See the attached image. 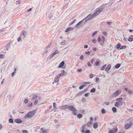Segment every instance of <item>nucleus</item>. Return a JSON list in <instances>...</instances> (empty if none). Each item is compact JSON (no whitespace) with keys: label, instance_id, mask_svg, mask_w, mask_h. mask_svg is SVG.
Masks as SVG:
<instances>
[{"label":"nucleus","instance_id":"f257e3e1","mask_svg":"<svg viewBox=\"0 0 133 133\" xmlns=\"http://www.w3.org/2000/svg\"><path fill=\"white\" fill-rule=\"evenodd\" d=\"M36 111L34 110L29 111L25 115L24 117L26 118H30L32 117L35 114Z\"/></svg>","mask_w":133,"mask_h":133},{"label":"nucleus","instance_id":"f03ea898","mask_svg":"<svg viewBox=\"0 0 133 133\" xmlns=\"http://www.w3.org/2000/svg\"><path fill=\"white\" fill-rule=\"evenodd\" d=\"M68 109L69 110L72 111V113L73 115H76L77 110L75 108L72 106H69L68 105Z\"/></svg>","mask_w":133,"mask_h":133},{"label":"nucleus","instance_id":"7ed1b4c3","mask_svg":"<svg viewBox=\"0 0 133 133\" xmlns=\"http://www.w3.org/2000/svg\"><path fill=\"white\" fill-rule=\"evenodd\" d=\"M129 123L125 124L124 125V128L126 129H127L131 127L133 124V122L130 121V119H128Z\"/></svg>","mask_w":133,"mask_h":133},{"label":"nucleus","instance_id":"20e7f679","mask_svg":"<svg viewBox=\"0 0 133 133\" xmlns=\"http://www.w3.org/2000/svg\"><path fill=\"white\" fill-rule=\"evenodd\" d=\"M94 18L93 16V15L90 14L89 15L85 17L84 19L85 20V22H86L89 21L93 19Z\"/></svg>","mask_w":133,"mask_h":133},{"label":"nucleus","instance_id":"39448f33","mask_svg":"<svg viewBox=\"0 0 133 133\" xmlns=\"http://www.w3.org/2000/svg\"><path fill=\"white\" fill-rule=\"evenodd\" d=\"M50 45H49L45 48L44 50L43 51L42 53V56H44L48 52L49 50L50 49Z\"/></svg>","mask_w":133,"mask_h":133},{"label":"nucleus","instance_id":"423d86ee","mask_svg":"<svg viewBox=\"0 0 133 133\" xmlns=\"http://www.w3.org/2000/svg\"><path fill=\"white\" fill-rule=\"evenodd\" d=\"M62 72L57 75L59 77L62 76L66 75L67 74V73L65 72L64 70H63L61 71Z\"/></svg>","mask_w":133,"mask_h":133},{"label":"nucleus","instance_id":"0eeeda50","mask_svg":"<svg viewBox=\"0 0 133 133\" xmlns=\"http://www.w3.org/2000/svg\"><path fill=\"white\" fill-rule=\"evenodd\" d=\"M39 132L41 133H49L48 129H45L43 128H41Z\"/></svg>","mask_w":133,"mask_h":133},{"label":"nucleus","instance_id":"6e6552de","mask_svg":"<svg viewBox=\"0 0 133 133\" xmlns=\"http://www.w3.org/2000/svg\"><path fill=\"white\" fill-rule=\"evenodd\" d=\"M120 94V92L118 90H117L115 92L112 94V97H115L118 96Z\"/></svg>","mask_w":133,"mask_h":133},{"label":"nucleus","instance_id":"1a4fd4ad","mask_svg":"<svg viewBox=\"0 0 133 133\" xmlns=\"http://www.w3.org/2000/svg\"><path fill=\"white\" fill-rule=\"evenodd\" d=\"M68 105H62L59 107V108L61 109L65 110L66 108L68 109Z\"/></svg>","mask_w":133,"mask_h":133},{"label":"nucleus","instance_id":"9d476101","mask_svg":"<svg viewBox=\"0 0 133 133\" xmlns=\"http://www.w3.org/2000/svg\"><path fill=\"white\" fill-rule=\"evenodd\" d=\"M84 20V19H83V20L80 21L78 24H76L75 26V27L76 28H79L80 26V25L82 23L83 21Z\"/></svg>","mask_w":133,"mask_h":133},{"label":"nucleus","instance_id":"9b49d317","mask_svg":"<svg viewBox=\"0 0 133 133\" xmlns=\"http://www.w3.org/2000/svg\"><path fill=\"white\" fill-rule=\"evenodd\" d=\"M14 122L17 124H20L22 123V121L19 118H17L14 120Z\"/></svg>","mask_w":133,"mask_h":133},{"label":"nucleus","instance_id":"f8f14e48","mask_svg":"<svg viewBox=\"0 0 133 133\" xmlns=\"http://www.w3.org/2000/svg\"><path fill=\"white\" fill-rule=\"evenodd\" d=\"M86 125L85 124H84L81 127V131L83 133H85V129L86 128Z\"/></svg>","mask_w":133,"mask_h":133},{"label":"nucleus","instance_id":"ddd939ff","mask_svg":"<svg viewBox=\"0 0 133 133\" xmlns=\"http://www.w3.org/2000/svg\"><path fill=\"white\" fill-rule=\"evenodd\" d=\"M59 77H58V75H56V77L55 78L54 82L55 83H57L59 80Z\"/></svg>","mask_w":133,"mask_h":133},{"label":"nucleus","instance_id":"4468645a","mask_svg":"<svg viewBox=\"0 0 133 133\" xmlns=\"http://www.w3.org/2000/svg\"><path fill=\"white\" fill-rule=\"evenodd\" d=\"M100 14L99 12H98L97 10L94 12L93 14H92L93 16L95 18L96 16H97Z\"/></svg>","mask_w":133,"mask_h":133},{"label":"nucleus","instance_id":"2eb2a0df","mask_svg":"<svg viewBox=\"0 0 133 133\" xmlns=\"http://www.w3.org/2000/svg\"><path fill=\"white\" fill-rule=\"evenodd\" d=\"M117 128H115L114 129L111 130H110L109 131V133H115L117 131Z\"/></svg>","mask_w":133,"mask_h":133},{"label":"nucleus","instance_id":"dca6fc26","mask_svg":"<svg viewBox=\"0 0 133 133\" xmlns=\"http://www.w3.org/2000/svg\"><path fill=\"white\" fill-rule=\"evenodd\" d=\"M64 61H63L61 62L59 66H58V68H62L64 65Z\"/></svg>","mask_w":133,"mask_h":133},{"label":"nucleus","instance_id":"f3484780","mask_svg":"<svg viewBox=\"0 0 133 133\" xmlns=\"http://www.w3.org/2000/svg\"><path fill=\"white\" fill-rule=\"evenodd\" d=\"M121 104L120 103L117 102L115 103V106L117 107H118L121 105Z\"/></svg>","mask_w":133,"mask_h":133},{"label":"nucleus","instance_id":"a211bd4d","mask_svg":"<svg viewBox=\"0 0 133 133\" xmlns=\"http://www.w3.org/2000/svg\"><path fill=\"white\" fill-rule=\"evenodd\" d=\"M54 55L53 54V53L51 54V55H50L48 57H47V59L48 60H49L50 59H51V58L53 57V56H54Z\"/></svg>","mask_w":133,"mask_h":133},{"label":"nucleus","instance_id":"6ab92c4d","mask_svg":"<svg viewBox=\"0 0 133 133\" xmlns=\"http://www.w3.org/2000/svg\"><path fill=\"white\" fill-rule=\"evenodd\" d=\"M73 29V28H67L66 30L65 31V32H68L69 31H70L71 30H72Z\"/></svg>","mask_w":133,"mask_h":133},{"label":"nucleus","instance_id":"aec40b11","mask_svg":"<svg viewBox=\"0 0 133 133\" xmlns=\"http://www.w3.org/2000/svg\"><path fill=\"white\" fill-rule=\"evenodd\" d=\"M27 34V32L25 31H23L22 33V34L23 36L24 37H26Z\"/></svg>","mask_w":133,"mask_h":133},{"label":"nucleus","instance_id":"412c9836","mask_svg":"<svg viewBox=\"0 0 133 133\" xmlns=\"http://www.w3.org/2000/svg\"><path fill=\"white\" fill-rule=\"evenodd\" d=\"M110 68H111L110 65V64L109 65L107 66V67L105 69V70L106 71H108L110 69Z\"/></svg>","mask_w":133,"mask_h":133},{"label":"nucleus","instance_id":"4be33fe9","mask_svg":"<svg viewBox=\"0 0 133 133\" xmlns=\"http://www.w3.org/2000/svg\"><path fill=\"white\" fill-rule=\"evenodd\" d=\"M93 127L94 128L96 129L98 127V125L97 123H94L93 124Z\"/></svg>","mask_w":133,"mask_h":133},{"label":"nucleus","instance_id":"5701e85b","mask_svg":"<svg viewBox=\"0 0 133 133\" xmlns=\"http://www.w3.org/2000/svg\"><path fill=\"white\" fill-rule=\"evenodd\" d=\"M10 43H9L5 47V49L6 50H8V49L10 47Z\"/></svg>","mask_w":133,"mask_h":133},{"label":"nucleus","instance_id":"b1692460","mask_svg":"<svg viewBox=\"0 0 133 133\" xmlns=\"http://www.w3.org/2000/svg\"><path fill=\"white\" fill-rule=\"evenodd\" d=\"M122 99V98H118L116 99V101H117L118 102H119V103H121V102Z\"/></svg>","mask_w":133,"mask_h":133},{"label":"nucleus","instance_id":"393cba45","mask_svg":"<svg viewBox=\"0 0 133 133\" xmlns=\"http://www.w3.org/2000/svg\"><path fill=\"white\" fill-rule=\"evenodd\" d=\"M112 111L114 112H116L117 111V109L115 107H113L112 108Z\"/></svg>","mask_w":133,"mask_h":133},{"label":"nucleus","instance_id":"a878e982","mask_svg":"<svg viewBox=\"0 0 133 133\" xmlns=\"http://www.w3.org/2000/svg\"><path fill=\"white\" fill-rule=\"evenodd\" d=\"M82 115L81 114H79L77 115V117L78 118L80 119L82 117Z\"/></svg>","mask_w":133,"mask_h":133},{"label":"nucleus","instance_id":"bb28decb","mask_svg":"<svg viewBox=\"0 0 133 133\" xmlns=\"http://www.w3.org/2000/svg\"><path fill=\"white\" fill-rule=\"evenodd\" d=\"M38 97V96L37 95H34L33 97L32 98V100H33L34 99H35L36 98H37Z\"/></svg>","mask_w":133,"mask_h":133},{"label":"nucleus","instance_id":"cd10ccee","mask_svg":"<svg viewBox=\"0 0 133 133\" xmlns=\"http://www.w3.org/2000/svg\"><path fill=\"white\" fill-rule=\"evenodd\" d=\"M106 66H107L106 65V64L104 65L101 68V70H104L105 69V67Z\"/></svg>","mask_w":133,"mask_h":133},{"label":"nucleus","instance_id":"c85d7f7f","mask_svg":"<svg viewBox=\"0 0 133 133\" xmlns=\"http://www.w3.org/2000/svg\"><path fill=\"white\" fill-rule=\"evenodd\" d=\"M101 112L102 114H104L106 112V111L104 108H103L101 110Z\"/></svg>","mask_w":133,"mask_h":133},{"label":"nucleus","instance_id":"c756f323","mask_svg":"<svg viewBox=\"0 0 133 133\" xmlns=\"http://www.w3.org/2000/svg\"><path fill=\"white\" fill-rule=\"evenodd\" d=\"M9 123H13L14 122L12 118H10L9 120Z\"/></svg>","mask_w":133,"mask_h":133},{"label":"nucleus","instance_id":"7c9ffc66","mask_svg":"<svg viewBox=\"0 0 133 133\" xmlns=\"http://www.w3.org/2000/svg\"><path fill=\"white\" fill-rule=\"evenodd\" d=\"M59 53V51H58V50H56L54 52H53V54L55 55Z\"/></svg>","mask_w":133,"mask_h":133},{"label":"nucleus","instance_id":"2f4dec72","mask_svg":"<svg viewBox=\"0 0 133 133\" xmlns=\"http://www.w3.org/2000/svg\"><path fill=\"white\" fill-rule=\"evenodd\" d=\"M120 65H121L119 64H118L115 65V68H118L120 66Z\"/></svg>","mask_w":133,"mask_h":133},{"label":"nucleus","instance_id":"473e14b6","mask_svg":"<svg viewBox=\"0 0 133 133\" xmlns=\"http://www.w3.org/2000/svg\"><path fill=\"white\" fill-rule=\"evenodd\" d=\"M103 9V8H101L99 9L98 10H97V11L100 14V12L102 11Z\"/></svg>","mask_w":133,"mask_h":133},{"label":"nucleus","instance_id":"72a5a7b5","mask_svg":"<svg viewBox=\"0 0 133 133\" xmlns=\"http://www.w3.org/2000/svg\"><path fill=\"white\" fill-rule=\"evenodd\" d=\"M96 91V89L95 88H93L92 89H91L90 90V92H94Z\"/></svg>","mask_w":133,"mask_h":133},{"label":"nucleus","instance_id":"f704fd0d","mask_svg":"<svg viewBox=\"0 0 133 133\" xmlns=\"http://www.w3.org/2000/svg\"><path fill=\"white\" fill-rule=\"evenodd\" d=\"M91 83V82H85L83 83L84 84L83 85H84V87L86 86V84H89Z\"/></svg>","mask_w":133,"mask_h":133},{"label":"nucleus","instance_id":"c9c22d12","mask_svg":"<svg viewBox=\"0 0 133 133\" xmlns=\"http://www.w3.org/2000/svg\"><path fill=\"white\" fill-rule=\"evenodd\" d=\"M76 21V19H74L71 22H70L69 23V25H70L72 24H73L74 23H75Z\"/></svg>","mask_w":133,"mask_h":133},{"label":"nucleus","instance_id":"e433bc0d","mask_svg":"<svg viewBox=\"0 0 133 133\" xmlns=\"http://www.w3.org/2000/svg\"><path fill=\"white\" fill-rule=\"evenodd\" d=\"M91 123H92L91 122H88L87 124V125L88 127H89L90 125L91 124Z\"/></svg>","mask_w":133,"mask_h":133},{"label":"nucleus","instance_id":"4c0bfd02","mask_svg":"<svg viewBox=\"0 0 133 133\" xmlns=\"http://www.w3.org/2000/svg\"><path fill=\"white\" fill-rule=\"evenodd\" d=\"M128 41H129L132 42L133 41V38H131V37H129L128 39Z\"/></svg>","mask_w":133,"mask_h":133},{"label":"nucleus","instance_id":"58836bf2","mask_svg":"<svg viewBox=\"0 0 133 133\" xmlns=\"http://www.w3.org/2000/svg\"><path fill=\"white\" fill-rule=\"evenodd\" d=\"M121 46V45L120 44L118 43V44L116 46V48L117 49L119 48Z\"/></svg>","mask_w":133,"mask_h":133},{"label":"nucleus","instance_id":"ea45409f","mask_svg":"<svg viewBox=\"0 0 133 133\" xmlns=\"http://www.w3.org/2000/svg\"><path fill=\"white\" fill-rule=\"evenodd\" d=\"M22 132L23 133H28V131L26 130H22Z\"/></svg>","mask_w":133,"mask_h":133},{"label":"nucleus","instance_id":"a19ab883","mask_svg":"<svg viewBox=\"0 0 133 133\" xmlns=\"http://www.w3.org/2000/svg\"><path fill=\"white\" fill-rule=\"evenodd\" d=\"M38 102V100L37 99H36L34 102V104L35 105H36Z\"/></svg>","mask_w":133,"mask_h":133},{"label":"nucleus","instance_id":"79ce46f5","mask_svg":"<svg viewBox=\"0 0 133 133\" xmlns=\"http://www.w3.org/2000/svg\"><path fill=\"white\" fill-rule=\"evenodd\" d=\"M65 41L64 40L61 43H60V44L61 45H63L65 44Z\"/></svg>","mask_w":133,"mask_h":133},{"label":"nucleus","instance_id":"37998d69","mask_svg":"<svg viewBox=\"0 0 133 133\" xmlns=\"http://www.w3.org/2000/svg\"><path fill=\"white\" fill-rule=\"evenodd\" d=\"M90 131L89 130H87L86 129L85 131V133H90Z\"/></svg>","mask_w":133,"mask_h":133},{"label":"nucleus","instance_id":"c03bdc74","mask_svg":"<svg viewBox=\"0 0 133 133\" xmlns=\"http://www.w3.org/2000/svg\"><path fill=\"white\" fill-rule=\"evenodd\" d=\"M21 1V0H19L18 1H16V4H20V1Z\"/></svg>","mask_w":133,"mask_h":133},{"label":"nucleus","instance_id":"a18cd8bd","mask_svg":"<svg viewBox=\"0 0 133 133\" xmlns=\"http://www.w3.org/2000/svg\"><path fill=\"white\" fill-rule=\"evenodd\" d=\"M127 47L125 46H122L121 47V48H120V49H125Z\"/></svg>","mask_w":133,"mask_h":133},{"label":"nucleus","instance_id":"49530a36","mask_svg":"<svg viewBox=\"0 0 133 133\" xmlns=\"http://www.w3.org/2000/svg\"><path fill=\"white\" fill-rule=\"evenodd\" d=\"M32 104H33L32 103H31L30 104L28 103V107H31L32 106Z\"/></svg>","mask_w":133,"mask_h":133},{"label":"nucleus","instance_id":"de8ad7c7","mask_svg":"<svg viewBox=\"0 0 133 133\" xmlns=\"http://www.w3.org/2000/svg\"><path fill=\"white\" fill-rule=\"evenodd\" d=\"M128 92L130 94H133V91L131 90H129Z\"/></svg>","mask_w":133,"mask_h":133},{"label":"nucleus","instance_id":"09e8293b","mask_svg":"<svg viewBox=\"0 0 133 133\" xmlns=\"http://www.w3.org/2000/svg\"><path fill=\"white\" fill-rule=\"evenodd\" d=\"M107 23L109 25H110L112 24V22H107Z\"/></svg>","mask_w":133,"mask_h":133},{"label":"nucleus","instance_id":"8fccbe9b","mask_svg":"<svg viewBox=\"0 0 133 133\" xmlns=\"http://www.w3.org/2000/svg\"><path fill=\"white\" fill-rule=\"evenodd\" d=\"M97 32L96 31H95L92 34V37H93L97 33Z\"/></svg>","mask_w":133,"mask_h":133},{"label":"nucleus","instance_id":"3c124183","mask_svg":"<svg viewBox=\"0 0 133 133\" xmlns=\"http://www.w3.org/2000/svg\"><path fill=\"white\" fill-rule=\"evenodd\" d=\"M93 74H90L89 78H91L93 77Z\"/></svg>","mask_w":133,"mask_h":133},{"label":"nucleus","instance_id":"603ef678","mask_svg":"<svg viewBox=\"0 0 133 133\" xmlns=\"http://www.w3.org/2000/svg\"><path fill=\"white\" fill-rule=\"evenodd\" d=\"M99 63L98 61H97L95 64V65L97 66H98L99 65Z\"/></svg>","mask_w":133,"mask_h":133},{"label":"nucleus","instance_id":"864d4df0","mask_svg":"<svg viewBox=\"0 0 133 133\" xmlns=\"http://www.w3.org/2000/svg\"><path fill=\"white\" fill-rule=\"evenodd\" d=\"M4 57V55L2 54H0V58H3Z\"/></svg>","mask_w":133,"mask_h":133},{"label":"nucleus","instance_id":"5fc2aeb1","mask_svg":"<svg viewBox=\"0 0 133 133\" xmlns=\"http://www.w3.org/2000/svg\"><path fill=\"white\" fill-rule=\"evenodd\" d=\"M55 71H54L52 72H51L50 73V75H52L54 74V73L55 72Z\"/></svg>","mask_w":133,"mask_h":133},{"label":"nucleus","instance_id":"6e6d98bb","mask_svg":"<svg viewBox=\"0 0 133 133\" xmlns=\"http://www.w3.org/2000/svg\"><path fill=\"white\" fill-rule=\"evenodd\" d=\"M84 85H82V86L79 87V89H82L84 88Z\"/></svg>","mask_w":133,"mask_h":133},{"label":"nucleus","instance_id":"4d7b16f0","mask_svg":"<svg viewBox=\"0 0 133 133\" xmlns=\"http://www.w3.org/2000/svg\"><path fill=\"white\" fill-rule=\"evenodd\" d=\"M84 58V56L83 55H81L80 57L79 58L81 60H82Z\"/></svg>","mask_w":133,"mask_h":133},{"label":"nucleus","instance_id":"13d9d810","mask_svg":"<svg viewBox=\"0 0 133 133\" xmlns=\"http://www.w3.org/2000/svg\"><path fill=\"white\" fill-rule=\"evenodd\" d=\"M21 38H20L19 37L17 41L18 42H21L22 41V40L21 39Z\"/></svg>","mask_w":133,"mask_h":133},{"label":"nucleus","instance_id":"bf43d9fd","mask_svg":"<svg viewBox=\"0 0 133 133\" xmlns=\"http://www.w3.org/2000/svg\"><path fill=\"white\" fill-rule=\"evenodd\" d=\"M56 104L55 103H54L53 104V106L54 107V108H56Z\"/></svg>","mask_w":133,"mask_h":133},{"label":"nucleus","instance_id":"052dcab7","mask_svg":"<svg viewBox=\"0 0 133 133\" xmlns=\"http://www.w3.org/2000/svg\"><path fill=\"white\" fill-rule=\"evenodd\" d=\"M83 91L80 92L78 93V95H82L83 94Z\"/></svg>","mask_w":133,"mask_h":133},{"label":"nucleus","instance_id":"680f3d73","mask_svg":"<svg viewBox=\"0 0 133 133\" xmlns=\"http://www.w3.org/2000/svg\"><path fill=\"white\" fill-rule=\"evenodd\" d=\"M28 102V99H25L24 100V103L26 104Z\"/></svg>","mask_w":133,"mask_h":133},{"label":"nucleus","instance_id":"e2e57ef3","mask_svg":"<svg viewBox=\"0 0 133 133\" xmlns=\"http://www.w3.org/2000/svg\"><path fill=\"white\" fill-rule=\"evenodd\" d=\"M87 65L89 66L90 67L91 66V64L89 62H88L87 63Z\"/></svg>","mask_w":133,"mask_h":133},{"label":"nucleus","instance_id":"0e129e2a","mask_svg":"<svg viewBox=\"0 0 133 133\" xmlns=\"http://www.w3.org/2000/svg\"><path fill=\"white\" fill-rule=\"evenodd\" d=\"M85 54L88 55H89L90 54V52L89 51H88V52H85Z\"/></svg>","mask_w":133,"mask_h":133},{"label":"nucleus","instance_id":"69168bd1","mask_svg":"<svg viewBox=\"0 0 133 133\" xmlns=\"http://www.w3.org/2000/svg\"><path fill=\"white\" fill-rule=\"evenodd\" d=\"M88 90V89H84L83 91V93H84V92H86V91H87V90Z\"/></svg>","mask_w":133,"mask_h":133},{"label":"nucleus","instance_id":"338daca9","mask_svg":"<svg viewBox=\"0 0 133 133\" xmlns=\"http://www.w3.org/2000/svg\"><path fill=\"white\" fill-rule=\"evenodd\" d=\"M89 93H86L85 94V95L84 96L86 97H87L88 96V95H89Z\"/></svg>","mask_w":133,"mask_h":133},{"label":"nucleus","instance_id":"774afa93","mask_svg":"<svg viewBox=\"0 0 133 133\" xmlns=\"http://www.w3.org/2000/svg\"><path fill=\"white\" fill-rule=\"evenodd\" d=\"M96 40L95 39H93L92 41V42L94 43H95L96 42Z\"/></svg>","mask_w":133,"mask_h":133}]
</instances>
